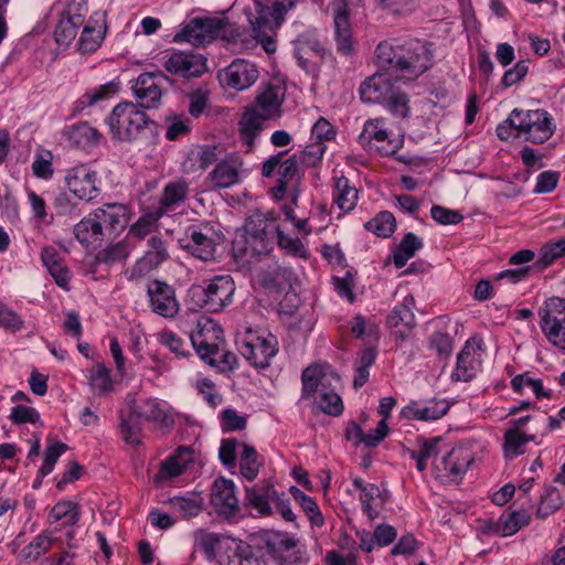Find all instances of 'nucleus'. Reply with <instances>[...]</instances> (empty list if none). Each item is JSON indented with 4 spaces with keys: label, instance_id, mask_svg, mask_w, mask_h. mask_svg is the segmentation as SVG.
<instances>
[{
    "label": "nucleus",
    "instance_id": "1",
    "mask_svg": "<svg viewBox=\"0 0 565 565\" xmlns=\"http://www.w3.org/2000/svg\"><path fill=\"white\" fill-rule=\"evenodd\" d=\"M381 71L396 78L414 81L433 67L431 43L418 39L381 42L375 50Z\"/></svg>",
    "mask_w": 565,
    "mask_h": 565
},
{
    "label": "nucleus",
    "instance_id": "2",
    "mask_svg": "<svg viewBox=\"0 0 565 565\" xmlns=\"http://www.w3.org/2000/svg\"><path fill=\"white\" fill-rule=\"evenodd\" d=\"M297 0H256L255 15L249 18L254 38L267 53L276 51V30L281 25L288 10Z\"/></svg>",
    "mask_w": 565,
    "mask_h": 565
},
{
    "label": "nucleus",
    "instance_id": "3",
    "mask_svg": "<svg viewBox=\"0 0 565 565\" xmlns=\"http://www.w3.org/2000/svg\"><path fill=\"white\" fill-rule=\"evenodd\" d=\"M111 138L119 142L132 143L146 135L154 122L132 102L119 103L106 117Z\"/></svg>",
    "mask_w": 565,
    "mask_h": 565
},
{
    "label": "nucleus",
    "instance_id": "4",
    "mask_svg": "<svg viewBox=\"0 0 565 565\" xmlns=\"http://www.w3.org/2000/svg\"><path fill=\"white\" fill-rule=\"evenodd\" d=\"M235 284L231 276L218 275L206 286L195 285L190 289V296L196 307L209 312H220L232 303Z\"/></svg>",
    "mask_w": 565,
    "mask_h": 565
},
{
    "label": "nucleus",
    "instance_id": "5",
    "mask_svg": "<svg viewBox=\"0 0 565 565\" xmlns=\"http://www.w3.org/2000/svg\"><path fill=\"white\" fill-rule=\"evenodd\" d=\"M239 36V33L235 34L231 32L227 35L226 24L220 19H192L180 32H178L173 41L175 43L186 42L195 47L211 43L216 38L231 39L233 41Z\"/></svg>",
    "mask_w": 565,
    "mask_h": 565
},
{
    "label": "nucleus",
    "instance_id": "6",
    "mask_svg": "<svg viewBox=\"0 0 565 565\" xmlns=\"http://www.w3.org/2000/svg\"><path fill=\"white\" fill-rule=\"evenodd\" d=\"M274 221L273 213L254 212L244 226V246L241 252L245 256L266 255L270 250L269 222Z\"/></svg>",
    "mask_w": 565,
    "mask_h": 565
},
{
    "label": "nucleus",
    "instance_id": "7",
    "mask_svg": "<svg viewBox=\"0 0 565 565\" xmlns=\"http://www.w3.org/2000/svg\"><path fill=\"white\" fill-rule=\"evenodd\" d=\"M540 327L547 340L565 350V299L552 297L539 310Z\"/></svg>",
    "mask_w": 565,
    "mask_h": 565
},
{
    "label": "nucleus",
    "instance_id": "8",
    "mask_svg": "<svg viewBox=\"0 0 565 565\" xmlns=\"http://www.w3.org/2000/svg\"><path fill=\"white\" fill-rule=\"evenodd\" d=\"M239 352L252 366L266 369L278 352V340L270 333L264 337L247 330L245 339L242 340Z\"/></svg>",
    "mask_w": 565,
    "mask_h": 565
},
{
    "label": "nucleus",
    "instance_id": "9",
    "mask_svg": "<svg viewBox=\"0 0 565 565\" xmlns=\"http://www.w3.org/2000/svg\"><path fill=\"white\" fill-rule=\"evenodd\" d=\"M172 83L171 78L162 72L142 73L131 86L132 94L140 109H156L161 105L164 94L163 84Z\"/></svg>",
    "mask_w": 565,
    "mask_h": 565
},
{
    "label": "nucleus",
    "instance_id": "10",
    "mask_svg": "<svg viewBox=\"0 0 565 565\" xmlns=\"http://www.w3.org/2000/svg\"><path fill=\"white\" fill-rule=\"evenodd\" d=\"M555 130L553 118L544 109L521 110L518 121V135H524L525 140L542 145L548 140Z\"/></svg>",
    "mask_w": 565,
    "mask_h": 565
},
{
    "label": "nucleus",
    "instance_id": "11",
    "mask_svg": "<svg viewBox=\"0 0 565 565\" xmlns=\"http://www.w3.org/2000/svg\"><path fill=\"white\" fill-rule=\"evenodd\" d=\"M163 66L169 74L185 79L200 77L207 71L206 58L193 51L171 53Z\"/></svg>",
    "mask_w": 565,
    "mask_h": 565
},
{
    "label": "nucleus",
    "instance_id": "12",
    "mask_svg": "<svg viewBox=\"0 0 565 565\" xmlns=\"http://www.w3.org/2000/svg\"><path fill=\"white\" fill-rule=\"evenodd\" d=\"M65 182L67 189L79 200L89 202L100 193L98 174L87 166H78L67 170Z\"/></svg>",
    "mask_w": 565,
    "mask_h": 565
},
{
    "label": "nucleus",
    "instance_id": "13",
    "mask_svg": "<svg viewBox=\"0 0 565 565\" xmlns=\"http://www.w3.org/2000/svg\"><path fill=\"white\" fill-rule=\"evenodd\" d=\"M147 294L150 307L157 315L164 318H173L180 309L172 286L161 280H152L148 284Z\"/></svg>",
    "mask_w": 565,
    "mask_h": 565
},
{
    "label": "nucleus",
    "instance_id": "14",
    "mask_svg": "<svg viewBox=\"0 0 565 565\" xmlns=\"http://www.w3.org/2000/svg\"><path fill=\"white\" fill-rule=\"evenodd\" d=\"M211 232L212 228L207 226L203 228L191 226L185 236L179 239V244L194 257L204 262L211 260L214 258L216 249V243L210 235Z\"/></svg>",
    "mask_w": 565,
    "mask_h": 565
},
{
    "label": "nucleus",
    "instance_id": "15",
    "mask_svg": "<svg viewBox=\"0 0 565 565\" xmlns=\"http://www.w3.org/2000/svg\"><path fill=\"white\" fill-rule=\"evenodd\" d=\"M191 342L200 358L210 365H217L222 371L234 369L237 361L236 355L233 352L221 349L217 343L207 342L203 331L193 334Z\"/></svg>",
    "mask_w": 565,
    "mask_h": 565
},
{
    "label": "nucleus",
    "instance_id": "16",
    "mask_svg": "<svg viewBox=\"0 0 565 565\" xmlns=\"http://www.w3.org/2000/svg\"><path fill=\"white\" fill-rule=\"evenodd\" d=\"M262 547L267 554L280 565H294L297 562V542L287 533L273 532L263 536Z\"/></svg>",
    "mask_w": 565,
    "mask_h": 565
},
{
    "label": "nucleus",
    "instance_id": "17",
    "mask_svg": "<svg viewBox=\"0 0 565 565\" xmlns=\"http://www.w3.org/2000/svg\"><path fill=\"white\" fill-rule=\"evenodd\" d=\"M244 162L236 153H230L220 160L210 172V181L214 189H227L241 182Z\"/></svg>",
    "mask_w": 565,
    "mask_h": 565
},
{
    "label": "nucleus",
    "instance_id": "18",
    "mask_svg": "<svg viewBox=\"0 0 565 565\" xmlns=\"http://www.w3.org/2000/svg\"><path fill=\"white\" fill-rule=\"evenodd\" d=\"M257 78L258 70L255 64L241 58L233 61L220 74L221 83L236 90H244L250 87Z\"/></svg>",
    "mask_w": 565,
    "mask_h": 565
},
{
    "label": "nucleus",
    "instance_id": "19",
    "mask_svg": "<svg viewBox=\"0 0 565 565\" xmlns=\"http://www.w3.org/2000/svg\"><path fill=\"white\" fill-rule=\"evenodd\" d=\"M286 87L279 83H269L259 87L250 109L258 110V114L270 119L279 116L281 105L285 100Z\"/></svg>",
    "mask_w": 565,
    "mask_h": 565
},
{
    "label": "nucleus",
    "instance_id": "20",
    "mask_svg": "<svg viewBox=\"0 0 565 565\" xmlns=\"http://www.w3.org/2000/svg\"><path fill=\"white\" fill-rule=\"evenodd\" d=\"M211 504L217 514L225 518L233 516L239 511L235 484L232 480L224 477L215 479L211 493Z\"/></svg>",
    "mask_w": 565,
    "mask_h": 565
},
{
    "label": "nucleus",
    "instance_id": "21",
    "mask_svg": "<svg viewBox=\"0 0 565 565\" xmlns=\"http://www.w3.org/2000/svg\"><path fill=\"white\" fill-rule=\"evenodd\" d=\"M415 299L413 296H406L402 303L397 305L387 316L386 323L390 328L395 329L394 337L401 342L407 340L412 330L416 326L413 308Z\"/></svg>",
    "mask_w": 565,
    "mask_h": 565
},
{
    "label": "nucleus",
    "instance_id": "22",
    "mask_svg": "<svg viewBox=\"0 0 565 565\" xmlns=\"http://www.w3.org/2000/svg\"><path fill=\"white\" fill-rule=\"evenodd\" d=\"M106 236L120 233L128 222L129 210L121 203H107L94 211Z\"/></svg>",
    "mask_w": 565,
    "mask_h": 565
},
{
    "label": "nucleus",
    "instance_id": "23",
    "mask_svg": "<svg viewBox=\"0 0 565 565\" xmlns=\"http://www.w3.org/2000/svg\"><path fill=\"white\" fill-rule=\"evenodd\" d=\"M391 75L392 74L383 71L367 77L359 88L361 100L363 103L383 104L394 88L390 77Z\"/></svg>",
    "mask_w": 565,
    "mask_h": 565
},
{
    "label": "nucleus",
    "instance_id": "24",
    "mask_svg": "<svg viewBox=\"0 0 565 565\" xmlns=\"http://www.w3.org/2000/svg\"><path fill=\"white\" fill-rule=\"evenodd\" d=\"M190 193V184L184 179H177L168 182L160 195L159 204L154 207L158 212H162V216L167 213L174 212L188 199Z\"/></svg>",
    "mask_w": 565,
    "mask_h": 565
},
{
    "label": "nucleus",
    "instance_id": "25",
    "mask_svg": "<svg viewBox=\"0 0 565 565\" xmlns=\"http://www.w3.org/2000/svg\"><path fill=\"white\" fill-rule=\"evenodd\" d=\"M128 408L134 411L140 419L158 423L161 428H171L174 424L173 418L166 414L156 399L146 398L140 402L131 399L128 402Z\"/></svg>",
    "mask_w": 565,
    "mask_h": 565
},
{
    "label": "nucleus",
    "instance_id": "26",
    "mask_svg": "<svg viewBox=\"0 0 565 565\" xmlns=\"http://www.w3.org/2000/svg\"><path fill=\"white\" fill-rule=\"evenodd\" d=\"M277 493V490L269 481L263 480L252 488H246V500L257 511L259 516H268L271 514L269 502L275 501Z\"/></svg>",
    "mask_w": 565,
    "mask_h": 565
},
{
    "label": "nucleus",
    "instance_id": "27",
    "mask_svg": "<svg viewBox=\"0 0 565 565\" xmlns=\"http://www.w3.org/2000/svg\"><path fill=\"white\" fill-rule=\"evenodd\" d=\"M76 4H78V7H82V4H86V0H73V2L68 7L66 15H63L61 18L55 28V41L61 45H68L75 39L77 34V29L83 23L82 13L75 12L73 15L71 14L73 8Z\"/></svg>",
    "mask_w": 565,
    "mask_h": 565
},
{
    "label": "nucleus",
    "instance_id": "28",
    "mask_svg": "<svg viewBox=\"0 0 565 565\" xmlns=\"http://www.w3.org/2000/svg\"><path fill=\"white\" fill-rule=\"evenodd\" d=\"M63 136L77 148L97 147L103 139V135L88 122H77L66 127Z\"/></svg>",
    "mask_w": 565,
    "mask_h": 565
},
{
    "label": "nucleus",
    "instance_id": "29",
    "mask_svg": "<svg viewBox=\"0 0 565 565\" xmlns=\"http://www.w3.org/2000/svg\"><path fill=\"white\" fill-rule=\"evenodd\" d=\"M475 344L479 350H481L483 342L481 339L476 340L473 338L467 340L463 348L461 349L457 356L456 370L452 373V377L456 379L457 381L468 382L475 375Z\"/></svg>",
    "mask_w": 565,
    "mask_h": 565
},
{
    "label": "nucleus",
    "instance_id": "30",
    "mask_svg": "<svg viewBox=\"0 0 565 565\" xmlns=\"http://www.w3.org/2000/svg\"><path fill=\"white\" fill-rule=\"evenodd\" d=\"M337 50L344 56L352 54L353 41L351 23L347 8L339 9L333 17Z\"/></svg>",
    "mask_w": 565,
    "mask_h": 565
},
{
    "label": "nucleus",
    "instance_id": "31",
    "mask_svg": "<svg viewBox=\"0 0 565 565\" xmlns=\"http://www.w3.org/2000/svg\"><path fill=\"white\" fill-rule=\"evenodd\" d=\"M41 259L43 265L47 268L55 282L65 288L70 281V270L60 253L53 246H45L41 250Z\"/></svg>",
    "mask_w": 565,
    "mask_h": 565
},
{
    "label": "nucleus",
    "instance_id": "32",
    "mask_svg": "<svg viewBox=\"0 0 565 565\" xmlns=\"http://www.w3.org/2000/svg\"><path fill=\"white\" fill-rule=\"evenodd\" d=\"M268 118L258 114V110L247 108L239 120V135L243 142L248 147L250 151L255 143V138L260 134L264 127V122Z\"/></svg>",
    "mask_w": 565,
    "mask_h": 565
},
{
    "label": "nucleus",
    "instance_id": "33",
    "mask_svg": "<svg viewBox=\"0 0 565 565\" xmlns=\"http://www.w3.org/2000/svg\"><path fill=\"white\" fill-rule=\"evenodd\" d=\"M74 235L81 244L89 246L102 242L106 233L102 230L95 213L92 212L74 226Z\"/></svg>",
    "mask_w": 565,
    "mask_h": 565
},
{
    "label": "nucleus",
    "instance_id": "34",
    "mask_svg": "<svg viewBox=\"0 0 565 565\" xmlns=\"http://www.w3.org/2000/svg\"><path fill=\"white\" fill-rule=\"evenodd\" d=\"M473 462V459L466 454L462 449H452L441 460L444 470L447 477L452 481L462 479L468 467Z\"/></svg>",
    "mask_w": 565,
    "mask_h": 565
},
{
    "label": "nucleus",
    "instance_id": "35",
    "mask_svg": "<svg viewBox=\"0 0 565 565\" xmlns=\"http://www.w3.org/2000/svg\"><path fill=\"white\" fill-rule=\"evenodd\" d=\"M424 247V242L414 233H407L403 236L399 244L393 253V262L396 268H403L408 259L415 256L416 252Z\"/></svg>",
    "mask_w": 565,
    "mask_h": 565
},
{
    "label": "nucleus",
    "instance_id": "36",
    "mask_svg": "<svg viewBox=\"0 0 565 565\" xmlns=\"http://www.w3.org/2000/svg\"><path fill=\"white\" fill-rule=\"evenodd\" d=\"M448 411V405L444 401L430 402L426 406L417 404L409 405L404 408L403 414L408 419L416 420H435L443 417Z\"/></svg>",
    "mask_w": 565,
    "mask_h": 565
},
{
    "label": "nucleus",
    "instance_id": "37",
    "mask_svg": "<svg viewBox=\"0 0 565 565\" xmlns=\"http://www.w3.org/2000/svg\"><path fill=\"white\" fill-rule=\"evenodd\" d=\"M120 434L125 443L131 446H139L141 444V419L130 408H128L126 414L121 413L120 415Z\"/></svg>",
    "mask_w": 565,
    "mask_h": 565
},
{
    "label": "nucleus",
    "instance_id": "38",
    "mask_svg": "<svg viewBox=\"0 0 565 565\" xmlns=\"http://www.w3.org/2000/svg\"><path fill=\"white\" fill-rule=\"evenodd\" d=\"M226 565H266L265 561L256 556L249 544L243 541L228 548Z\"/></svg>",
    "mask_w": 565,
    "mask_h": 565
},
{
    "label": "nucleus",
    "instance_id": "39",
    "mask_svg": "<svg viewBox=\"0 0 565 565\" xmlns=\"http://www.w3.org/2000/svg\"><path fill=\"white\" fill-rule=\"evenodd\" d=\"M333 195L337 205L342 211L349 212L356 204L358 191L355 188L350 185L349 179L345 177L335 179Z\"/></svg>",
    "mask_w": 565,
    "mask_h": 565
},
{
    "label": "nucleus",
    "instance_id": "40",
    "mask_svg": "<svg viewBox=\"0 0 565 565\" xmlns=\"http://www.w3.org/2000/svg\"><path fill=\"white\" fill-rule=\"evenodd\" d=\"M376 360V350L373 348L364 349L360 352L359 356L354 362V379L353 387L355 390L362 387L369 381V369L374 364Z\"/></svg>",
    "mask_w": 565,
    "mask_h": 565
},
{
    "label": "nucleus",
    "instance_id": "41",
    "mask_svg": "<svg viewBox=\"0 0 565 565\" xmlns=\"http://www.w3.org/2000/svg\"><path fill=\"white\" fill-rule=\"evenodd\" d=\"M260 466L262 462L259 461L255 447L243 444L242 452L239 454V470L242 476L253 481L258 476Z\"/></svg>",
    "mask_w": 565,
    "mask_h": 565
},
{
    "label": "nucleus",
    "instance_id": "42",
    "mask_svg": "<svg viewBox=\"0 0 565 565\" xmlns=\"http://www.w3.org/2000/svg\"><path fill=\"white\" fill-rule=\"evenodd\" d=\"M364 227L379 237H390L396 228V220L391 212L383 211L366 222Z\"/></svg>",
    "mask_w": 565,
    "mask_h": 565
},
{
    "label": "nucleus",
    "instance_id": "43",
    "mask_svg": "<svg viewBox=\"0 0 565 565\" xmlns=\"http://www.w3.org/2000/svg\"><path fill=\"white\" fill-rule=\"evenodd\" d=\"M171 509L182 519H192L202 511V499L198 497H174L169 501Z\"/></svg>",
    "mask_w": 565,
    "mask_h": 565
},
{
    "label": "nucleus",
    "instance_id": "44",
    "mask_svg": "<svg viewBox=\"0 0 565 565\" xmlns=\"http://www.w3.org/2000/svg\"><path fill=\"white\" fill-rule=\"evenodd\" d=\"M161 217L162 212H158L156 209L145 211L137 222L130 226L128 235L135 236L139 239L145 238L152 232L157 222Z\"/></svg>",
    "mask_w": 565,
    "mask_h": 565
},
{
    "label": "nucleus",
    "instance_id": "45",
    "mask_svg": "<svg viewBox=\"0 0 565 565\" xmlns=\"http://www.w3.org/2000/svg\"><path fill=\"white\" fill-rule=\"evenodd\" d=\"M54 542L55 540L52 537L51 532L43 531L22 550V556L25 559L35 561L45 554L53 546Z\"/></svg>",
    "mask_w": 565,
    "mask_h": 565
},
{
    "label": "nucleus",
    "instance_id": "46",
    "mask_svg": "<svg viewBox=\"0 0 565 565\" xmlns=\"http://www.w3.org/2000/svg\"><path fill=\"white\" fill-rule=\"evenodd\" d=\"M319 408L330 416H340L343 413V403L341 397L333 391L326 388L322 384L321 390L318 393L317 399Z\"/></svg>",
    "mask_w": 565,
    "mask_h": 565
},
{
    "label": "nucleus",
    "instance_id": "47",
    "mask_svg": "<svg viewBox=\"0 0 565 565\" xmlns=\"http://www.w3.org/2000/svg\"><path fill=\"white\" fill-rule=\"evenodd\" d=\"M563 505V498L559 491L554 487L545 488L541 495V501L536 510V515L541 519L554 513Z\"/></svg>",
    "mask_w": 565,
    "mask_h": 565
},
{
    "label": "nucleus",
    "instance_id": "48",
    "mask_svg": "<svg viewBox=\"0 0 565 565\" xmlns=\"http://www.w3.org/2000/svg\"><path fill=\"white\" fill-rule=\"evenodd\" d=\"M79 507L71 501L57 502L50 512L55 522L64 520L66 525H75L79 520Z\"/></svg>",
    "mask_w": 565,
    "mask_h": 565
},
{
    "label": "nucleus",
    "instance_id": "49",
    "mask_svg": "<svg viewBox=\"0 0 565 565\" xmlns=\"http://www.w3.org/2000/svg\"><path fill=\"white\" fill-rule=\"evenodd\" d=\"M290 493L294 499L300 504V507L306 511L308 519L311 523L316 525H322L323 518L319 510L317 502L309 495L305 494L300 489L292 486L290 488Z\"/></svg>",
    "mask_w": 565,
    "mask_h": 565
},
{
    "label": "nucleus",
    "instance_id": "50",
    "mask_svg": "<svg viewBox=\"0 0 565 565\" xmlns=\"http://www.w3.org/2000/svg\"><path fill=\"white\" fill-rule=\"evenodd\" d=\"M530 521V514L526 510H519L502 515L500 518L502 535H513Z\"/></svg>",
    "mask_w": 565,
    "mask_h": 565
},
{
    "label": "nucleus",
    "instance_id": "51",
    "mask_svg": "<svg viewBox=\"0 0 565 565\" xmlns=\"http://www.w3.org/2000/svg\"><path fill=\"white\" fill-rule=\"evenodd\" d=\"M194 546L204 552L207 557H214L221 536L216 533L199 529L193 533Z\"/></svg>",
    "mask_w": 565,
    "mask_h": 565
},
{
    "label": "nucleus",
    "instance_id": "52",
    "mask_svg": "<svg viewBox=\"0 0 565 565\" xmlns=\"http://www.w3.org/2000/svg\"><path fill=\"white\" fill-rule=\"evenodd\" d=\"M68 449L67 445L62 441H54L45 449L44 461L39 469V477L44 478L50 475L58 458Z\"/></svg>",
    "mask_w": 565,
    "mask_h": 565
},
{
    "label": "nucleus",
    "instance_id": "53",
    "mask_svg": "<svg viewBox=\"0 0 565 565\" xmlns=\"http://www.w3.org/2000/svg\"><path fill=\"white\" fill-rule=\"evenodd\" d=\"M149 249L147 250L143 260L151 267H158L169 257L168 249L164 242L159 236H152L148 241Z\"/></svg>",
    "mask_w": 565,
    "mask_h": 565
},
{
    "label": "nucleus",
    "instance_id": "54",
    "mask_svg": "<svg viewBox=\"0 0 565 565\" xmlns=\"http://www.w3.org/2000/svg\"><path fill=\"white\" fill-rule=\"evenodd\" d=\"M302 396L311 397L322 387L321 370L316 366H309L303 370L301 375Z\"/></svg>",
    "mask_w": 565,
    "mask_h": 565
},
{
    "label": "nucleus",
    "instance_id": "55",
    "mask_svg": "<svg viewBox=\"0 0 565 565\" xmlns=\"http://www.w3.org/2000/svg\"><path fill=\"white\" fill-rule=\"evenodd\" d=\"M383 105L397 117L405 118L408 116L409 106L408 97L405 93L397 90L395 87L391 90V94L385 98Z\"/></svg>",
    "mask_w": 565,
    "mask_h": 565
},
{
    "label": "nucleus",
    "instance_id": "56",
    "mask_svg": "<svg viewBox=\"0 0 565 565\" xmlns=\"http://www.w3.org/2000/svg\"><path fill=\"white\" fill-rule=\"evenodd\" d=\"M527 443V437L516 429H508L504 434V454L505 457H518L524 452L523 446Z\"/></svg>",
    "mask_w": 565,
    "mask_h": 565
},
{
    "label": "nucleus",
    "instance_id": "57",
    "mask_svg": "<svg viewBox=\"0 0 565 565\" xmlns=\"http://www.w3.org/2000/svg\"><path fill=\"white\" fill-rule=\"evenodd\" d=\"M104 33L100 29L85 25L78 41L79 50L84 53L95 52L102 44Z\"/></svg>",
    "mask_w": 565,
    "mask_h": 565
},
{
    "label": "nucleus",
    "instance_id": "58",
    "mask_svg": "<svg viewBox=\"0 0 565 565\" xmlns=\"http://www.w3.org/2000/svg\"><path fill=\"white\" fill-rule=\"evenodd\" d=\"M276 231L277 241L280 248L286 249L289 254L301 258H307L309 256L308 249L298 237H290L279 228Z\"/></svg>",
    "mask_w": 565,
    "mask_h": 565
},
{
    "label": "nucleus",
    "instance_id": "59",
    "mask_svg": "<svg viewBox=\"0 0 565 565\" xmlns=\"http://www.w3.org/2000/svg\"><path fill=\"white\" fill-rule=\"evenodd\" d=\"M512 388L515 392H521L524 386L532 388L537 398L550 397V394L544 391L543 383L539 379L529 377L526 374H519L511 381Z\"/></svg>",
    "mask_w": 565,
    "mask_h": 565
},
{
    "label": "nucleus",
    "instance_id": "60",
    "mask_svg": "<svg viewBox=\"0 0 565 565\" xmlns=\"http://www.w3.org/2000/svg\"><path fill=\"white\" fill-rule=\"evenodd\" d=\"M90 386L97 395H103L111 391L113 384L109 371L105 365L98 364L96 366L95 373L90 376Z\"/></svg>",
    "mask_w": 565,
    "mask_h": 565
},
{
    "label": "nucleus",
    "instance_id": "61",
    "mask_svg": "<svg viewBox=\"0 0 565 565\" xmlns=\"http://www.w3.org/2000/svg\"><path fill=\"white\" fill-rule=\"evenodd\" d=\"M324 151L326 145L321 141H315L300 152L298 160L306 167H316L321 161Z\"/></svg>",
    "mask_w": 565,
    "mask_h": 565
},
{
    "label": "nucleus",
    "instance_id": "62",
    "mask_svg": "<svg viewBox=\"0 0 565 565\" xmlns=\"http://www.w3.org/2000/svg\"><path fill=\"white\" fill-rule=\"evenodd\" d=\"M564 255V249L562 248V245L558 239L555 242H550L541 248L540 257L536 260V265L540 268H545L553 264L557 258Z\"/></svg>",
    "mask_w": 565,
    "mask_h": 565
},
{
    "label": "nucleus",
    "instance_id": "63",
    "mask_svg": "<svg viewBox=\"0 0 565 565\" xmlns=\"http://www.w3.org/2000/svg\"><path fill=\"white\" fill-rule=\"evenodd\" d=\"M24 326V321L21 316L7 307L6 305L0 303V327L9 332H17L21 330Z\"/></svg>",
    "mask_w": 565,
    "mask_h": 565
},
{
    "label": "nucleus",
    "instance_id": "64",
    "mask_svg": "<svg viewBox=\"0 0 565 565\" xmlns=\"http://www.w3.org/2000/svg\"><path fill=\"white\" fill-rule=\"evenodd\" d=\"M430 215L434 221L441 225H454L463 220V216L459 211L450 210L441 205H433L430 209Z\"/></svg>",
    "mask_w": 565,
    "mask_h": 565
}]
</instances>
